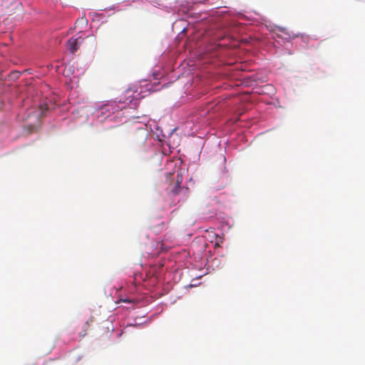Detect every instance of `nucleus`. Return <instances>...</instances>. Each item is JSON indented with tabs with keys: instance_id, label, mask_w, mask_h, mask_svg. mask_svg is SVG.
I'll list each match as a JSON object with an SVG mask.
<instances>
[{
	"instance_id": "obj_2",
	"label": "nucleus",
	"mask_w": 365,
	"mask_h": 365,
	"mask_svg": "<svg viewBox=\"0 0 365 365\" xmlns=\"http://www.w3.org/2000/svg\"><path fill=\"white\" fill-rule=\"evenodd\" d=\"M182 180V176L181 174H178L176 177V182L175 187L172 189L171 192L175 194L178 195L180 193V190L182 189L180 187V184Z\"/></svg>"
},
{
	"instance_id": "obj_1",
	"label": "nucleus",
	"mask_w": 365,
	"mask_h": 365,
	"mask_svg": "<svg viewBox=\"0 0 365 365\" xmlns=\"http://www.w3.org/2000/svg\"><path fill=\"white\" fill-rule=\"evenodd\" d=\"M83 41V38L81 36L78 38H71L68 41V48L71 53H75L79 48L81 43Z\"/></svg>"
},
{
	"instance_id": "obj_4",
	"label": "nucleus",
	"mask_w": 365,
	"mask_h": 365,
	"mask_svg": "<svg viewBox=\"0 0 365 365\" xmlns=\"http://www.w3.org/2000/svg\"><path fill=\"white\" fill-rule=\"evenodd\" d=\"M122 301H123V302H130V300L127 299H122Z\"/></svg>"
},
{
	"instance_id": "obj_3",
	"label": "nucleus",
	"mask_w": 365,
	"mask_h": 365,
	"mask_svg": "<svg viewBox=\"0 0 365 365\" xmlns=\"http://www.w3.org/2000/svg\"><path fill=\"white\" fill-rule=\"evenodd\" d=\"M78 23H82V24H87V20L86 19H84V18H82V19L78 20L76 24H78Z\"/></svg>"
}]
</instances>
